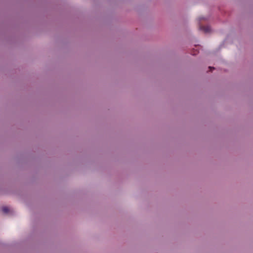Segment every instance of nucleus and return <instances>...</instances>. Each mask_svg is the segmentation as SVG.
I'll use <instances>...</instances> for the list:
<instances>
[{
	"label": "nucleus",
	"instance_id": "nucleus-1",
	"mask_svg": "<svg viewBox=\"0 0 253 253\" xmlns=\"http://www.w3.org/2000/svg\"><path fill=\"white\" fill-rule=\"evenodd\" d=\"M200 30H202L204 31L205 33H210L211 31V28L210 26H200Z\"/></svg>",
	"mask_w": 253,
	"mask_h": 253
},
{
	"label": "nucleus",
	"instance_id": "nucleus-2",
	"mask_svg": "<svg viewBox=\"0 0 253 253\" xmlns=\"http://www.w3.org/2000/svg\"><path fill=\"white\" fill-rule=\"evenodd\" d=\"M2 211L5 214H8L10 212V210L7 207H3L1 209Z\"/></svg>",
	"mask_w": 253,
	"mask_h": 253
},
{
	"label": "nucleus",
	"instance_id": "nucleus-3",
	"mask_svg": "<svg viewBox=\"0 0 253 253\" xmlns=\"http://www.w3.org/2000/svg\"><path fill=\"white\" fill-rule=\"evenodd\" d=\"M198 53H199V51L198 50L194 49L193 51H191V54H192L193 55H196L198 54Z\"/></svg>",
	"mask_w": 253,
	"mask_h": 253
},
{
	"label": "nucleus",
	"instance_id": "nucleus-4",
	"mask_svg": "<svg viewBox=\"0 0 253 253\" xmlns=\"http://www.w3.org/2000/svg\"><path fill=\"white\" fill-rule=\"evenodd\" d=\"M209 68L210 69L211 71H212V70L214 69V67H211V66H209Z\"/></svg>",
	"mask_w": 253,
	"mask_h": 253
},
{
	"label": "nucleus",
	"instance_id": "nucleus-5",
	"mask_svg": "<svg viewBox=\"0 0 253 253\" xmlns=\"http://www.w3.org/2000/svg\"><path fill=\"white\" fill-rule=\"evenodd\" d=\"M202 19H204V18L201 17V18H200V20H202Z\"/></svg>",
	"mask_w": 253,
	"mask_h": 253
}]
</instances>
